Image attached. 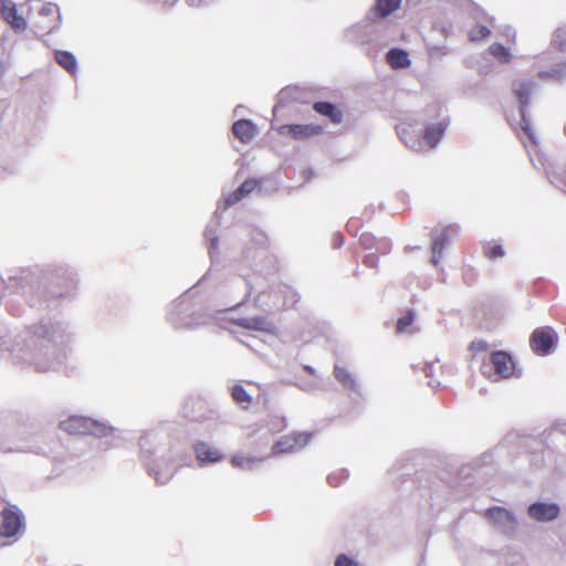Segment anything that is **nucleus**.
<instances>
[{
  "label": "nucleus",
  "mask_w": 566,
  "mask_h": 566,
  "mask_svg": "<svg viewBox=\"0 0 566 566\" xmlns=\"http://www.w3.org/2000/svg\"><path fill=\"white\" fill-rule=\"evenodd\" d=\"M328 481H329V483H331L332 485H335V484L333 483V478H332V476H328Z\"/></svg>",
  "instance_id": "40"
},
{
  "label": "nucleus",
  "mask_w": 566,
  "mask_h": 566,
  "mask_svg": "<svg viewBox=\"0 0 566 566\" xmlns=\"http://www.w3.org/2000/svg\"><path fill=\"white\" fill-rule=\"evenodd\" d=\"M566 75V62H562L557 64L554 69L551 71H542L538 73L539 78H562Z\"/></svg>",
  "instance_id": "27"
},
{
  "label": "nucleus",
  "mask_w": 566,
  "mask_h": 566,
  "mask_svg": "<svg viewBox=\"0 0 566 566\" xmlns=\"http://www.w3.org/2000/svg\"><path fill=\"white\" fill-rule=\"evenodd\" d=\"M386 59H387V63L392 69H403V67L409 66V64H410L408 53L401 49H391L387 53Z\"/></svg>",
  "instance_id": "18"
},
{
  "label": "nucleus",
  "mask_w": 566,
  "mask_h": 566,
  "mask_svg": "<svg viewBox=\"0 0 566 566\" xmlns=\"http://www.w3.org/2000/svg\"><path fill=\"white\" fill-rule=\"evenodd\" d=\"M484 516L494 525L504 530H513L516 520L511 512L501 506H493L484 512Z\"/></svg>",
  "instance_id": "9"
},
{
  "label": "nucleus",
  "mask_w": 566,
  "mask_h": 566,
  "mask_svg": "<svg viewBox=\"0 0 566 566\" xmlns=\"http://www.w3.org/2000/svg\"><path fill=\"white\" fill-rule=\"evenodd\" d=\"M256 187V182L254 180H245L241 184V186L231 192L227 198V205H235L240 200H242L245 196L251 193Z\"/></svg>",
  "instance_id": "19"
},
{
  "label": "nucleus",
  "mask_w": 566,
  "mask_h": 566,
  "mask_svg": "<svg viewBox=\"0 0 566 566\" xmlns=\"http://www.w3.org/2000/svg\"><path fill=\"white\" fill-rule=\"evenodd\" d=\"M277 133L295 140H304L321 135L323 127L316 124H290L280 126Z\"/></svg>",
  "instance_id": "6"
},
{
  "label": "nucleus",
  "mask_w": 566,
  "mask_h": 566,
  "mask_svg": "<svg viewBox=\"0 0 566 566\" xmlns=\"http://www.w3.org/2000/svg\"><path fill=\"white\" fill-rule=\"evenodd\" d=\"M415 321V313L409 310L407 313L397 321L396 329L397 333H405L407 328L412 325Z\"/></svg>",
  "instance_id": "29"
},
{
  "label": "nucleus",
  "mask_w": 566,
  "mask_h": 566,
  "mask_svg": "<svg viewBox=\"0 0 566 566\" xmlns=\"http://www.w3.org/2000/svg\"><path fill=\"white\" fill-rule=\"evenodd\" d=\"M470 349L474 352H486L489 344L485 340H475L470 344Z\"/></svg>",
  "instance_id": "35"
},
{
  "label": "nucleus",
  "mask_w": 566,
  "mask_h": 566,
  "mask_svg": "<svg viewBox=\"0 0 566 566\" xmlns=\"http://www.w3.org/2000/svg\"><path fill=\"white\" fill-rule=\"evenodd\" d=\"M364 264L369 268H377L378 259L375 254H368L364 259Z\"/></svg>",
  "instance_id": "36"
},
{
  "label": "nucleus",
  "mask_w": 566,
  "mask_h": 566,
  "mask_svg": "<svg viewBox=\"0 0 566 566\" xmlns=\"http://www.w3.org/2000/svg\"><path fill=\"white\" fill-rule=\"evenodd\" d=\"M234 136L242 143H249L256 133L255 125L250 119H239L232 125Z\"/></svg>",
  "instance_id": "13"
},
{
  "label": "nucleus",
  "mask_w": 566,
  "mask_h": 566,
  "mask_svg": "<svg viewBox=\"0 0 566 566\" xmlns=\"http://www.w3.org/2000/svg\"><path fill=\"white\" fill-rule=\"evenodd\" d=\"M334 373L339 382L348 387L354 386V379L345 368L336 366Z\"/></svg>",
  "instance_id": "31"
},
{
  "label": "nucleus",
  "mask_w": 566,
  "mask_h": 566,
  "mask_svg": "<svg viewBox=\"0 0 566 566\" xmlns=\"http://www.w3.org/2000/svg\"><path fill=\"white\" fill-rule=\"evenodd\" d=\"M446 127V124L438 123L430 125L426 128L422 135V139L424 142V149L434 148L439 144V142L444 135Z\"/></svg>",
  "instance_id": "15"
},
{
  "label": "nucleus",
  "mask_w": 566,
  "mask_h": 566,
  "mask_svg": "<svg viewBox=\"0 0 566 566\" xmlns=\"http://www.w3.org/2000/svg\"><path fill=\"white\" fill-rule=\"evenodd\" d=\"M52 11V9L43 7L40 11L41 14H49Z\"/></svg>",
  "instance_id": "39"
},
{
  "label": "nucleus",
  "mask_w": 566,
  "mask_h": 566,
  "mask_svg": "<svg viewBox=\"0 0 566 566\" xmlns=\"http://www.w3.org/2000/svg\"><path fill=\"white\" fill-rule=\"evenodd\" d=\"M554 45H556L560 50L566 49V29H558L554 33Z\"/></svg>",
  "instance_id": "33"
},
{
  "label": "nucleus",
  "mask_w": 566,
  "mask_h": 566,
  "mask_svg": "<svg viewBox=\"0 0 566 566\" xmlns=\"http://www.w3.org/2000/svg\"><path fill=\"white\" fill-rule=\"evenodd\" d=\"M59 427L72 436L106 437L112 432V428L94 419L80 416L69 417L66 420L61 421Z\"/></svg>",
  "instance_id": "2"
},
{
  "label": "nucleus",
  "mask_w": 566,
  "mask_h": 566,
  "mask_svg": "<svg viewBox=\"0 0 566 566\" xmlns=\"http://www.w3.org/2000/svg\"><path fill=\"white\" fill-rule=\"evenodd\" d=\"M534 83L528 80H515L513 82V92L517 97L522 108H525L530 104L531 94L534 90Z\"/></svg>",
  "instance_id": "14"
},
{
  "label": "nucleus",
  "mask_w": 566,
  "mask_h": 566,
  "mask_svg": "<svg viewBox=\"0 0 566 566\" xmlns=\"http://www.w3.org/2000/svg\"><path fill=\"white\" fill-rule=\"evenodd\" d=\"M447 243H448V238L446 235H439L433 240V242H432L433 260L432 261L434 264H438L437 255H440L442 253Z\"/></svg>",
  "instance_id": "30"
},
{
  "label": "nucleus",
  "mask_w": 566,
  "mask_h": 566,
  "mask_svg": "<svg viewBox=\"0 0 566 566\" xmlns=\"http://www.w3.org/2000/svg\"><path fill=\"white\" fill-rule=\"evenodd\" d=\"M280 295L283 300L282 306L285 310L294 308L301 300L298 293L289 286H285L284 289L280 290Z\"/></svg>",
  "instance_id": "23"
},
{
  "label": "nucleus",
  "mask_w": 566,
  "mask_h": 566,
  "mask_svg": "<svg viewBox=\"0 0 566 566\" xmlns=\"http://www.w3.org/2000/svg\"><path fill=\"white\" fill-rule=\"evenodd\" d=\"M528 515L531 518L539 522H548L557 518L559 507L553 503L537 502L528 507Z\"/></svg>",
  "instance_id": "10"
},
{
  "label": "nucleus",
  "mask_w": 566,
  "mask_h": 566,
  "mask_svg": "<svg viewBox=\"0 0 566 566\" xmlns=\"http://www.w3.org/2000/svg\"><path fill=\"white\" fill-rule=\"evenodd\" d=\"M335 247H340L343 244V235L342 234H336L335 235Z\"/></svg>",
  "instance_id": "37"
},
{
  "label": "nucleus",
  "mask_w": 566,
  "mask_h": 566,
  "mask_svg": "<svg viewBox=\"0 0 566 566\" xmlns=\"http://www.w3.org/2000/svg\"><path fill=\"white\" fill-rule=\"evenodd\" d=\"M557 339V334L552 327H537L530 337V346L535 354L545 356L556 346Z\"/></svg>",
  "instance_id": "3"
},
{
  "label": "nucleus",
  "mask_w": 566,
  "mask_h": 566,
  "mask_svg": "<svg viewBox=\"0 0 566 566\" xmlns=\"http://www.w3.org/2000/svg\"><path fill=\"white\" fill-rule=\"evenodd\" d=\"M0 14L15 32L27 29L25 19L18 13L17 6L11 0H0Z\"/></svg>",
  "instance_id": "8"
},
{
  "label": "nucleus",
  "mask_w": 566,
  "mask_h": 566,
  "mask_svg": "<svg viewBox=\"0 0 566 566\" xmlns=\"http://www.w3.org/2000/svg\"><path fill=\"white\" fill-rule=\"evenodd\" d=\"M490 52L491 54L497 59L499 61L503 62V63H507L511 61V53L509 51V49H506L504 45L500 44V43H494L490 46Z\"/></svg>",
  "instance_id": "26"
},
{
  "label": "nucleus",
  "mask_w": 566,
  "mask_h": 566,
  "mask_svg": "<svg viewBox=\"0 0 566 566\" xmlns=\"http://www.w3.org/2000/svg\"><path fill=\"white\" fill-rule=\"evenodd\" d=\"M312 436L307 432H294L283 436L272 447V454L277 455L282 453L295 452L304 448L311 440Z\"/></svg>",
  "instance_id": "5"
},
{
  "label": "nucleus",
  "mask_w": 566,
  "mask_h": 566,
  "mask_svg": "<svg viewBox=\"0 0 566 566\" xmlns=\"http://www.w3.org/2000/svg\"><path fill=\"white\" fill-rule=\"evenodd\" d=\"M208 405L201 399H190L184 406L185 417L190 421L201 422L208 418Z\"/></svg>",
  "instance_id": "11"
},
{
  "label": "nucleus",
  "mask_w": 566,
  "mask_h": 566,
  "mask_svg": "<svg viewBox=\"0 0 566 566\" xmlns=\"http://www.w3.org/2000/svg\"><path fill=\"white\" fill-rule=\"evenodd\" d=\"M193 451L201 463H216L223 459V454L218 449L203 441L197 442Z\"/></svg>",
  "instance_id": "12"
},
{
  "label": "nucleus",
  "mask_w": 566,
  "mask_h": 566,
  "mask_svg": "<svg viewBox=\"0 0 566 566\" xmlns=\"http://www.w3.org/2000/svg\"><path fill=\"white\" fill-rule=\"evenodd\" d=\"M55 60L69 73L74 74L76 72V60L72 53L67 51H57L55 53Z\"/></svg>",
  "instance_id": "22"
},
{
  "label": "nucleus",
  "mask_w": 566,
  "mask_h": 566,
  "mask_svg": "<svg viewBox=\"0 0 566 566\" xmlns=\"http://www.w3.org/2000/svg\"><path fill=\"white\" fill-rule=\"evenodd\" d=\"M231 397L235 403L243 409H248L253 400L251 395L248 394L245 388L240 384H237L231 388Z\"/></svg>",
  "instance_id": "21"
},
{
  "label": "nucleus",
  "mask_w": 566,
  "mask_h": 566,
  "mask_svg": "<svg viewBox=\"0 0 566 566\" xmlns=\"http://www.w3.org/2000/svg\"><path fill=\"white\" fill-rule=\"evenodd\" d=\"M523 129L527 134V136L533 140L534 136H533L531 129L527 126H523Z\"/></svg>",
  "instance_id": "38"
},
{
  "label": "nucleus",
  "mask_w": 566,
  "mask_h": 566,
  "mask_svg": "<svg viewBox=\"0 0 566 566\" xmlns=\"http://www.w3.org/2000/svg\"><path fill=\"white\" fill-rule=\"evenodd\" d=\"M481 373L491 380L507 379L516 374L515 361L504 350L492 352L489 361H483Z\"/></svg>",
  "instance_id": "1"
},
{
  "label": "nucleus",
  "mask_w": 566,
  "mask_h": 566,
  "mask_svg": "<svg viewBox=\"0 0 566 566\" xmlns=\"http://www.w3.org/2000/svg\"><path fill=\"white\" fill-rule=\"evenodd\" d=\"M335 566H360L356 560L347 556L346 554H340L337 556L335 560Z\"/></svg>",
  "instance_id": "34"
},
{
  "label": "nucleus",
  "mask_w": 566,
  "mask_h": 566,
  "mask_svg": "<svg viewBox=\"0 0 566 566\" xmlns=\"http://www.w3.org/2000/svg\"><path fill=\"white\" fill-rule=\"evenodd\" d=\"M401 0H377L376 10L380 17H386L396 11Z\"/></svg>",
  "instance_id": "24"
},
{
  "label": "nucleus",
  "mask_w": 566,
  "mask_h": 566,
  "mask_svg": "<svg viewBox=\"0 0 566 566\" xmlns=\"http://www.w3.org/2000/svg\"><path fill=\"white\" fill-rule=\"evenodd\" d=\"M234 323L241 327L253 331H268L270 326V323L266 321V318L262 316L240 318L234 321Z\"/></svg>",
  "instance_id": "20"
},
{
  "label": "nucleus",
  "mask_w": 566,
  "mask_h": 566,
  "mask_svg": "<svg viewBox=\"0 0 566 566\" xmlns=\"http://www.w3.org/2000/svg\"><path fill=\"white\" fill-rule=\"evenodd\" d=\"M483 253L488 259L494 260L502 258L504 255V250L502 245L496 242H488L483 245Z\"/></svg>",
  "instance_id": "28"
},
{
  "label": "nucleus",
  "mask_w": 566,
  "mask_h": 566,
  "mask_svg": "<svg viewBox=\"0 0 566 566\" xmlns=\"http://www.w3.org/2000/svg\"><path fill=\"white\" fill-rule=\"evenodd\" d=\"M23 515L15 506L6 507L1 512V537H13L18 535L23 530Z\"/></svg>",
  "instance_id": "4"
},
{
  "label": "nucleus",
  "mask_w": 566,
  "mask_h": 566,
  "mask_svg": "<svg viewBox=\"0 0 566 566\" xmlns=\"http://www.w3.org/2000/svg\"><path fill=\"white\" fill-rule=\"evenodd\" d=\"M490 30L485 25H476L471 32L470 38L473 41L485 39L490 35Z\"/></svg>",
  "instance_id": "32"
},
{
  "label": "nucleus",
  "mask_w": 566,
  "mask_h": 566,
  "mask_svg": "<svg viewBox=\"0 0 566 566\" xmlns=\"http://www.w3.org/2000/svg\"><path fill=\"white\" fill-rule=\"evenodd\" d=\"M359 242L366 250L376 249L382 254H387L390 251V244L387 241L382 240L378 242L376 237L369 232L361 233Z\"/></svg>",
  "instance_id": "17"
},
{
  "label": "nucleus",
  "mask_w": 566,
  "mask_h": 566,
  "mask_svg": "<svg viewBox=\"0 0 566 566\" xmlns=\"http://www.w3.org/2000/svg\"><path fill=\"white\" fill-rule=\"evenodd\" d=\"M313 108L319 115L328 117L333 124H340L343 120L342 111L329 102H315Z\"/></svg>",
  "instance_id": "16"
},
{
  "label": "nucleus",
  "mask_w": 566,
  "mask_h": 566,
  "mask_svg": "<svg viewBox=\"0 0 566 566\" xmlns=\"http://www.w3.org/2000/svg\"><path fill=\"white\" fill-rule=\"evenodd\" d=\"M262 458L233 455L230 460L231 464L240 469H251L255 462L262 461Z\"/></svg>",
  "instance_id": "25"
},
{
  "label": "nucleus",
  "mask_w": 566,
  "mask_h": 566,
  "mask_svg": "<svg viewBox=\"0 0 566 566\" xmlns=\"http://www.w3.org/2000/svg\"><path fill=\"white\" fill-rule=\"evenodd\" d=\"M397 134L401 142L412 150H424V142L422 135L416 129L415 125L410 122H401L396 127Z\"/></svg>",
  "instance_id": "7"
}]
</instances>
